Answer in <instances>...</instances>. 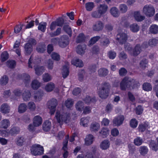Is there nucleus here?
Wrapping results in <instances>:
<instances>
[{
    "instance_id": "9",
    "label": "nucleus",
    "mask_w": 158,
    "mask_h": 158,
    "mask_svg": "<svg viewBox=\"0 0 158 158\" xmlns=\"http://www.w3.org/2000/svg\"><path fill=\"white\" fill-rule=\"evenodd\" d=\"M145 45L144 43H143L142 45L139 44H137L133 49V55L136 56L139 54L142 51V47H144Z\"/></svg>"
},
{
    "instance_id": "50",
    "label": "nucleus",
    "mask_w": 158,
    "mask_h": 158,
    "mask_svg": "<svg viewBox=\"0 0 158 158\" xmlns=\"http://www.w3.org/2000/svg\"><path fill=\"white\" fill-rule=\"evenodd\" d=\"M61 32V28L60 27L58 28L56 31L53 32H50L49 33V35L50 36L52 37L59 35Z\"/></svg>"
},
{
    "instance_id": "3",
    "label": "nucleus",
    "mask_w": 158,
    "mask_h": 158,
    "mask_svg": "<svg viewBox=\"0 0 158 158\" xmlns=\"http://www.w3.org/2000/svg\"><path fill=\"white\" fill-rule=\"evenodd\" d=\"M30 150L31 154L34 156L40 155L44 154L43 147L39 144H35L32 145Z\"/></svg>"
},
{
    "instance_id": "1",
    "label": "nucleus",
    "mask_w": 158,
    "mask_h": 158,
    "mask_svg": "<svg viewBox=\"0 0 158 158\" xmlns=\"http://www.w3.org/2000/svg\"><path fill=\"white\" fill-rule=\"evenodd\" d=\"M98 91V95L101 98L106 99L109 96L111 88L109 82L106 81L102 83Z\"/></svg>"
},
{
    "instance_id": "30",
    "label": "nucleus",
    "mask_w": 158,
    "mask_h": 158,
    "mask_svg": "<svg viewBox=\"0 0 158 158\" xmlns=\"http://www.w3.org/2000/svg\"><path fill=\"white\" fill-rule=\"evenodd\" d=\"M27 109V105L24 103L20 104L18 107V112L20 113H22L25 112Z\"/></svg>"
},
{
    "instance_id": "37",
    "label": "nucleus",
    "mask_w": 158,
    "mask_h": 158,
    "mask_svg": "<svg viewBox=\"0 0 158 158\" xmlns=\"http://www.w3.org/2000/svg\"><path fill=\"white\" fill-rule=\"evenodd\" d=\"M85 37L84 34L82 33L79 34L77 38L76 42L79 43L84 41Z\"/></svg>"
},
{
    "instance_id": "41",
    "label": "nucleus",
    "mask_w": 158,
    "mask_h": 158,
    "mask_svg": "<svg viewBox=\"0 0 158 158\" xmlns=\"http://www.w3.org/2000/svg\"><path fill=\"white\" fill-rule=\"evenodd\" d=\"M46 25L47 23L46 22H42L39 23L38 29L42 32H44L46 30Z\"/></svg>"
},
{
    "instance_id": "12",
    "label": "nucleus",
    "mask_w": 158,
    "mask_h": 158,
    "mask_svg": "<svg viewBox=\"0 0 158 158\" xmlns=\"http://www.w3.org/2000/svg\"><path fill=\"white\" fill-rule=\"evenodd\" d=\"M46 47L44 43H39L36 46V50L40 53H44L46 50Z\"/></svg>"
},
{
    "instance_id": "55",
    "label": "nucleus",
    "mask_w": 158,
    "mask_h": 158,
    "mask_svg": "<svg viewBox=\"0 0 158 158\" xmlns=\"http://www.w3.org/2000/svg\"><path fill=\"white\" fill-rule=\"evenodd\" d=\"M100 51V49L98 46L94 45L92 48L91 52L93 54H98Z\"/></svg>"
},
{
    "instance_id": "19",
    "label": "nucleus",
    "mask_w": 158,
    "mask_h": 158,
    "mask_svg": "<svg viewBox=\"0 0 158 158\" xmlns=\"http://www.w3.org/2000/svg\"><path fill=\"white\" fill-rule=\"evenodd\" d=\"M42 119L41 117L39 116H36L33 119V124L36 127H38L42 123Z\"/></svg>"
},
{
    "instance_id": "44",
    "label": "nucleus",
    "mask_w": 158,
    "mask_h": 158,
    "mask_svg": "<svg viewBox=\"0 0 158 158\" xmlns=\"http://www.w3.org/2000/svg\"><path fill=\"white\" fill-rule=\"evenodd\" d=\"M131 31L133 32H137L139 30V27L136 23H133L130 26Z\"/></svg>"
},
{
    "instance_id": "10",
    "label": "nucleus",
    "mask_w": 158,
    "mask_h": 158,
    "mask_svg": "<svg viewBox=\"0 0 158 158\" xmlns=\"http://www.w3.org/2000/svg\"><path fill=\"white\" fill-rule=\"evenodd\" d=\"M86 46L85 44H79L76 48V52L80 55L84 54L86 49Z\"/></svg>"
},
{
    "instance_id": "23",
    "label": "nucleus",
    "mask_w": 158,
    "mask_h": 158,
    "mask_svg": "<svg viewBox=\"0 0 158 158\" xmlns=\"http://www.w3.org/2000/svg\"><path fill=\"white\" fill-rule=\"evenodd\" d=\"M110 43V40L109 38H107L105 35L102 36L100 40L101 45L103 46H107Z\"/></svg>"
},
{
    "instance_id": "47",
    "label": "nucleus",
    "mask_w": 158,
    "mask_h": 158,
    "mask_svg": "<svg viewBox=\"0 0 158 158\" xmlns=\"http://www.w3.org/2000/svg\"><path fill=\"white\" fill-rule=\"evenodd\" d=\"M102 15L98 10L93 11L91 14V16L93 18L96 19L100 18Z\"/></svg>"
},
{
    "instance_id": "64",
    "label": "nucleus",
    "mask_w": 158,
    "mask_h": 158,
    "mask_svg": "<svg viewBox=\"0 0 158 158\" xmlns=\"http://www.w3.org/2000/svg\"><path fill=\"white\" fill-rule=\"evenodd\" d=\"M120 10L122 13H125L127 10V7L126 5L123 4L120 5Z\"/></svg>"
},
{
    "instance_id": "33",
    "label": "nucleus",
    "mask_w": 158,
    "mask_h": 158,
    "mask_svg": "<svg viewBox=\"0 0 158 158\" xmlns=\"http://www.w3.org/2000/svg\"><path fill=\"white\" fill-rule=\"evenodd\" d=\"M110 13L114 17H118L119 15L118 10L116 7H112L110 10Z\"/></svg>"
},
{
    "instance_id": "7",
    "label": "nucleus",
    "mask_w": 158,
    "mask_h": 158,
    "mask_svg": "<svg viewBox=\"0 0 158 158\" xmlns=\"http://www.w3.org/2000/svg\"><path fill=\"white\" fill-rule=\"evenodd\" d=\"M69 39L67 35H63L59 38L58 45L62 48L66 47L69 44Z\"/></svg>"
},
{
    "instance_id": "39",
    "label": "nucleus",
    "mask_w": 158,
    "mask_h": 158,
    "mask_svg": "<svg viewBox=\"0 0 158 158\" xmlns=\"http://www.w3.org/2000/svg\"><path fill=\"white\" fill-rule=\"evenodd\" d=\"M149 31L153 34H156L158 32V26L156 25H152L150 27Z\"/></svg>"
},
{
    "instance_id": "5",
    "label": "nucleus",
    "mask_w": 158,
    "mask_h": 158,
    "mask_svg": "<svg viewBox=\"0 0 158 158\" xmlns=\"http://www.w3.org/2000/svg\"><path fill=\"white\" fill-rule=\"evenodd\" d=\"M57 104V100L55 99L52 98L48 101V108L50 109V113L51 115L54 114Z\"/></svg>"
},
{
    "instance_id": "15",
    "label": "nucleus",
    "mask_w": 158,
    "mask_h": 158,
    "mask_svg": "<svg viewBox=\"0 0 158 158\" xmlns=\"http://www.w3.org/2000/svg\"><path fill=\"white\" fill-rule=\"evenodd\" d=\"M34 67L35 73L38 76L41 75L44 72V68L43 66L35 65Z\"/></svg>"
},
{
    "instance_id": "49",
    "label": "nucleus",
    "mask_w": 158,
    "mask_h": 158,
    "mask_svg": "<svg viewBox=\"0 0 158 158\" xmlns=\"http://www.w3.org/2000/svg\"><path fill=\"white\" fill-rule=\"evenodd\" d=\"M109 131L106 128H103L101 131L99 132L100 135L104 138L106 136L107 134L109 133Z\"/></svg>"
},
{
    "instance_id": "22",
    "label": "nucleus",
    "mask_w": 158,
    "mask_h": 158,
    "mask_svg": "<svg viewBox=\"0 0 158 158\" xmlns=\"http://www.w3.org/2000/svg\"><path fill=\"white\" fill-rule=\"evenodd\" d=\"M25 54L26 55L31 54L33 51V47L27 43L24 46Z\"/></svg>"
},
{
    "instance_id": "54",
    "label": "nucleus",
    "mask_w": 158,
    "mask_h": 158,
    "mask_svg": "<svg viewBox=\"0 0 158 158\" xmlns=\"http://www.w3.org/2000/svg\"><path fill=\"white\" fill-rule=\"evenodd\" d=\"M84 107V103L82 101H79L76 104V108L79 111H81Z\"/></svg>"
},
{
    "instance_id": "2",
    "label": "nucleus",
    "mask_w": 158,
    "mask_h": 158,
    "mask_svg": "<svg viewBox=\"0 0 158 158\" xmlns=\"http://www.w3.org/2000/svg\"><path fill=\"white\" fill-rule=\"evenodd\" d=\"M56 117L57 122L59 123H60L61 122H64L66 123H67L70 122V114H64L60 115V113L57 111L56 113Z\"/></svg>"
},
{
    "instance_id": "24",
    "label": "nucleus",
    "mask_w": 158,
    "mask_h": 158,
    "mask_svg": "<svg viewBox=\"0 0 158 158\" xmlns=\"http://www.w3.org/2000/svg\"><path fill=\"white\" fill-rule=\"evenodd\" d=\"M134 17L135 19L138 22L142 21L145 18V16L141 15L140 12L139 11L134 12Z\"/></svg>"
},
{
    "instance_id": "40",
    "label": "nucleus",
    "mask_w": 158,
    "mask_h": 158,
    "mask_svg": "<svg viewBox=\"0 0 158 158\" xmlns=\"http://www.w3.org/2000/svg\"><path fill=\"white\" fill-rule=\"evenodd\" d=\"M31 87L34 89H37L40 86V83L37 80H35L31 83Z\"/></svg>"
},
{
    "instance_id": "6",
    "label": "nucleus",
    "mask_w": 158,
    "mask_h": 158,
    "mask_svg": "<svg viewBox=\"0 0 158 158\" xmlns=\"http://www.w3.org/2000/svg\"><path fill=\"white\" fill-rule=\"evenodd\" d=\"M143 12L146 16L151 17L153 16L155 14V10L153 6L147 5L144 7Z\"/></svg>"
},
{
    "instance_id": "52",
    "label": "nucleus",
    "mask_w": 158,
    "mask_h": 158,
    "mask_svg": "<svg viewBox=\"0 0 158 158\" xmlns=\"http://www.w3.org/2000/svg\"><path fill=\"white\" fill-rule=\"evenodd\" d=\"M8 77L6 75L4 76L0 79V82L2 85H6L8 82Z\"/></svg>"
},
{
    "instance_id": "31",
    "label": "nucleus",
    "mask_w": 158,
    "mask_h": 158,
    "mask_svg": "<svg viewBox=\"0 0 158 158\" xmlns=\"http://www.w3.org/2000/svg\"><path fill=\"white\" fill-rule=\"evenodd\" d=\"M69 68L66 65H64L62 69V75L64 78H66L69 75Z\"/></svg>"
},
{
    "instance_id": "60",
    "label": "nucleus",
    "mask_w": 158,
    "mask_h": 158,
    "mask_svg": "<svg viewBox=\"0 0 158 158\" xmlns=\"http://www.w3.org/2000/svg\"><path fill=\"white\" fill-rule=\"evenodd\" d=\"M43 79L44 82H47L51 80V77L48 73H46L43 75Z\"/></svg>"
},
{
    "instance_id": "27",
    "label": "nucleus",
    "mask_w": 158,
    "mask_h": 158,
    "mask_svg": "<svg viewBox=\"0 0 158 158\" xmlns=\"http://www.w3.org/2000/svg\"><path fill=\"white\" fill-rule=\"evenodd\" d=\"M43 129L45 131H49L51 127V123L48 120L46 121L43 125Z\"/></svg>"
},
{
    "instance_id": "32",
    "label": "nucleus",
    "mask_w": 158,
    "mask_h": 158,
    "mask_svg": "<svg viewBox=\"0 0 158 158\" xmlns=\"http://www.w3.org/2000/svg\"><path fill=\"white\" fill-rule=\"evenodd\" d=\"M94 7V3L93 2H89L85 4V9L88 11H92Z\"/></svg>"
},
{
    "instance_id": "14",
    "label": "nucleus",
    "mask_w": 158,
    "mask_h": 158,
    "mask_svg": "<svg viewBox=\"0 0 158 158\" xmlns=\"http://www.w3.org/2000/svg\"><path fill=\"white\" fill-rule=\"evenodd\" d=\"M108 9V6L105 4H100L97 7L98 10L102 15L106 12Z\"/></svg>"
},
{
    "instance_id": "42",
    "label": "nucleus",
    "mask_w": 158,
    "mask_h": 158,
    "mask_svg": "<svg viewBox=\"0 0 158 158\" xmlns=\"http://www.w3.org/2000/svg\"><path fill=\"white\" fill-rule=\"evenodd\" d=\"M100 127L99 124L98 123H93L90 126V130L91 131H96L98 130Z\"/></svg>"
},
{
    "instance_id": "26",
    "label": "nucleus",
    "mask_w": 158,
    "mask_h": 158,
    "mask_svg": "<svg viewBox=\"0 0 158 158\" xmlns=\"http://www.w3.org/2000/svg\"><path fill=\"white\" fill-rule=\"evenodd\" d=\"M25 141V139L23 136L18 137L15 139V143L19 146H22Z\"/></svg>"
},
{
    "instance_id": "58",
    "label": "nucleus",
    "mask_w": 158,
    "mask_h": 158,
    "mask_svg": "<svg viewBox=\"0 0 158 158\" xmlns=\"http://www.w3.org/2000/svg\"><path fill=\"white\" fill-rule=\"evenodd\" d=\"M158 43V40L156 39H151L149 40L148 44L149 46L151 47H153L156 45Z\"/></svg>"
},
{
    "instance_id": "8",
    "label": "nucleus",
    "mask_w": 158,
    "mask_h": 158,
    "mask_svg": "<svg viewBox=\"0 0 158 158\" xmlns=\"http://www.w3.org/2000/svg\"><path fill=\"white\" fill-rule=\"evenodd\" d=\"M124 119V117L123 115L118 116L113 120V125L114 126H119L122 124Z\"/></svg>"
},
{
    "instance_id": "21",
    "label": "nucleus",
    "mask_w": 158,
    "mask_h": 158,
    "mask_svg": "<svg viewBox=\"0 0 158 158\" xmlns=\"http://www.w3.org/2000/svg\"><path fill=\"white\" fill-rule=\"evenodd\" d=\"M94 137L91 134L87 135L85 139V144L86 145H89L92 144L94 141Z\"/></svg>"
},
{
    "instance_id": "57",
    "label": "nucleus",
    "mask_w": 158,
    "mask_h": 158,
    "mask_svg": "<svg viewBox=\"0 0 158 158\" xmlns=\"http://www.w3.org/2000/svg\"><path fill=\"white\" fill-rule=\"evenodd\" d=\"M73 102L72 100L70 98L68 99L65 101V105L68 108L71 107L73 106Z\"/></svg>"
},
{
    "instance_id": "56",
    "label": "nucleus",
    "mask_w": 158,
    "mask_h": 158,
    "mask_svg": "<svg viewBox=\"0 0 158 158\" xmlns=\"http://www.w3.org/2000/svg\"><path fill=\"white\" fill-rule=\"evenodd\" d=\"M51 56L52 58L54 60L58 61L60 59V55L55 52H53L51 54Z\"/></svg>"
},
{
    "instance_id": "34",
    "label": "nucleus",
    "mask_w": 158,
    "mask_h": 158,
    "mask_svg": "<svg viewBox=\"0 0 158 158\" xmlns=\"http://www.w3.org/2000/svg\"><path fill=\"white\" fill-rule=\"evenodd\" d=\"M100 39L101 37L99 36H95L92 38L89 41V46H92Z\"/></svg>"
},
{
    "instance_id": "48",
    "label": "nucleus",
    "mask_w": 158,
    "mask_h": 158,
    "mask_svg": "<svg viewBox=\"0 0 158 158\" xmlns=\"http://www.w3.org/2000/svg\"><path fill=\"white\" fill-rule=\"evenodd\" d=\"M143 90L146 91H150L152 89V86L149 83L146 82L143 84Z\"/></svg>"
},
{
    "instance_id": "62",
    "label": "nucleus",
    "mask_w": 158,
    "mask_h": 158,
    "mask_svg": "<svg viewBox=\"0 0 158 158\" xmlns=\"http://www.w3.org/2000/svg\"><path fill=\"white\" fill-rule=\"evenodd\" d=\"M143 142L142 139L139 137H137L134 139V143L135 145L139 146L141 145Z\"/></svg>"
},
{
    "instance_id": "51",
    "label": "nucleus",
    "mask_w": 158,
    "mask_h": 158,
    "mask_svg": "<svg viewBox=\"0 0 158 158\" xmlns=\"http://www.w3.org/2000/svg\"><path fill=\"white\" fill-rule=\"evenodd\" d=\"M9 54L7 52L4 51L1 55V60L2 62L6 61L8 58Z\"/></svg>"
},
{
    "instance_id": "35",
    "label": "nucleus",
    "mask_w": 158,
    "mask_h": 158,
    "mask_svg": "<svg viewBox=\"0 0 158 158\" xmlns=\"http://www.w3.org/2000/svg\"><path fill=\"white\" fill-rule=\"evenodd\" d=\"M148 63V60L146 59H143L139 63L140 66L141 68L144 69L147 67Z\"/></svg>"
},
{
    "instance_id": "63",
    "label": "nucleus",
    "mask_w": 158,
    "mask_h": 158,
    "mask_svg": "<svg viewBox=\"0 0 158 158\" xmlns=\"http://www.w3.org/2000/svg\"><path fill=\"white\" fill-rule=\"evenodd\" d=\"M89 123L88 119L85 118H82L81 119L80 124L84 127H87Z\"/></svg>"
},
{
    "instance_id": "25",
    "label": "nucleus",
    "mask_w": 158,
    "mask_h": 158,
    "mask_svg": "<svg viewBox=\"0 0 158 158\" xmlns=\"http://www.w3.org/2000/svg\"><path fill=\"white\" fill-rule=\"evenodd\" d=\"M66 16H63L62 17H59L55 21L57 26L59 27H62L64 23V19H65Z\"/></svg>"
},
{
    "instance_id": "61",
    "label": "nucleus",
    "mask_w": 158,
    "mask_h": 158,
    "mask_svg": "<svg viewBox=\"0 0 158 158\" xmlns=\"http://www.w3.org/2000/svg\"><path fill=\"white\" fill-rule=\"evenodd\" d=\"M130 124L131 127L133 128H135L137 126L138 122L135 119H132L131 120Z\"/></svg>"
},
{
    "instance_id": "13",
    "label": "nucleus",
    "mask_w": 158,
    "mask_h": 158,
    "mask_svg": "<svg viewBox=\"0 0 158 158\" xmlns=\"http://www.w3.org/2000/svg\"><path fill=\"white\" fill-rule=\"evenodd\" d=\"M103 24L102 22L100 21L96 22L94 25L93 29L94 31H101L103 28Z\"/></svg>"
},
{
    "instance_id": "43",
    "label": "nucleus",
    "mask_w": 158,
    "mask_h": 158,
    "mask_svg": "<svg viewBox=\"0 0 158 158\" xmlns=\"http://www.w3.org/2000/svg\"><path fill=\"white\" fill-rule=\"evenodd\" d=\"M64 31L66 32L70 37L72 35V31L71 27L68 25H65L63 28Z\"/></svg>"
},
{
    "instance_id": "17",
    "label": "nucleus",
    "mask_w": 158,
    "mask_h": 158,
    "mask_svg": "<svg viewBox=\"0 0 158 158\" xmlns=\"http://www.w3.org/2000/svg\"><path fill=\"white\" fill-rule=\"evenodd\" d=\"M98 72L99 76L105 77L108 74L109 71L107 69L103 68L99 69Z\"/></svg>"
},
{
    "instance_id": "16",
    "label": "nucleus",
    "mask_w": 158,
    "mask_h": 158,
    "mask_svg": "<svg viewBox=\"0 0 158 158\" xmlns=\"http://www.w3.org/2000/svg\"><path fill=\"white\" fill-rule=\"evenodd\" d=\"M127 79L130 81V82H128L130 87H132L133 89L139 85V82L133 79L127 77Z\"/></svg>"
},
{
    "instance_id": "53",
    "label": "nucleus",
    "mask_w": 158,
    "mask_h": 158,
    "mask_svg": "<svg viewBox=\"0 0 158 158\" xmlns=\"http://www.w3.org/2000/svg\"><path fill=\"white\" fill-rule=\"evenodd\" d=\"M150 147L153 150L156 151L158 149V146L154 141H151L150 142Z\"/></svg>"
},
{
    "instance_id": "46",
    "label": "nucleus",
    "mask_w": 158,
    "mask_h": 158,
    "mask_svg": "<svg viewBox=\"0 0 158 158\" xmlns=\"http://www.w3.org/2000/svg\"><path fill=\"white\" fill-rule=\"evenodd\" d=\"M20 131L19 128L17 127L12 128L10 131L9 133L12 135L18 134Z\"/></svg>"
},
{
    "instance_id": "59",
    "label": "nucleus",
    "mask_w": 158,
    "mask_h": 158,
    "mask_svg": "<svg viewBox=\"0 0 158 158\" xmlns=\"http://www.w3.org/2000/svg\"><path fill=\"white\" fill-rule=\"evenodd\" d=\"M119 74L121 76H125L127 73V70L124 68H122L119 70Z\"/></svg>"
},
{
    "instance_id": "28",
    "label": "nucleus",
    "mask_w": 158,
    "mask_h": 158,
    "mask_svg": "<svg viewBox=\"0 0 158 158\" xmlns=\"http://www.w3.org/2000/svg\"><path fill=\"white\" fill-rule=\"evenodd\" d=\"M55 88V85L54 83L50 82L47 84L45 86V89L48 92L52 91Z\"/></svg>"
},
{
    "instance_id": "20",
    "label": "nucleus",
    "mask_w": 158,
    "mask_h": 158,
    "mask_svg": "<svg viewBox=\"0 0 158 158\" xmlns=\"http://www.w3.org/2000/svg\"><path fill=\"white\" fill-rule=\"evenodd\" d=\"M72 64L77 67H82L83 66V64L81 60L76 58L73 59L71 61Z\"/></svg>"
},
{
    "instance_id": "11",
    "label": "nucleus",
    "mask_w": 158,
    "mask_h": 158,
    "mask_svg": "<svg viewBox=\"0 0 158 158\" xmlns=\"http://www.w3.org/2000/svg\"><path fill=\"white\" fill-rule=\"evenodd\" d=\"M130 81L128 80L127 77H124L121 81L120 84V87L122 90H124L126 89L127 88L130 87L128 82Z\"/></svg>"
},
{
    "instance_id": "36",
    "label": "nucleus",
    "mask_w": 158,
    "mask_h": 158,
    "mask_svg": "<svg viewBox=\"0 0 158 158\" xmlns=\"http://www.w3.org/2000/svg\"><path fill=\"white\" fill-rule=\"evenodd\" d=\"M31 95L30 92L27 90L24 92L23 95V98L24 101H27L29 100Z\"/></svg>"
},
{
    "instance_id": "4",
    "label": "nucleus",
    "mask_w": 158,
    "mask_h": 158,
    "mask_svg": "<svg viewBox=\"0 0 158 158\" xmlns=\"http://www.w3.org/2000/svg\"><path fill=\"white\" fill-rule=\"evenodd\" d=\"M128 39L127 35L123 32H120L118 34L116 37V39L120 45L125 44Z\"/></svg>"
},
{
    "instance_id": "38",
    "label": "nucleus",
    "mask_w": 158,
    "mask_h": 158,
    "mask_svg": "<svg viewBox=\"0 0 158 158\" xmlns=\"http://www.w3.org/2000/svg\"><path fill=\"white\" fill-rule=\"evenodd\" d=\"M1 123L2 127L4 129L7 128L10 125V121L8 119H5L2 120L1 122Z\"/></svg>"
},
{
    "instance_id": "18",
    "label": "nucleus",
    "mask_w": 158,
    "mask_h": 158,
    "mask_svg": "<svg viewBox=\"0 0 158 158\" xmlns=\"http://www.w3.org/2000/svg\"><path fill=\"white\" fill-rule=\"evenodd\" d=\"M10 110V107L6 103H4L1 106L0 111L2 113H8L9 112Z\"/></svg>"
},
{
    "instance_id": "29",
    "label": "nucleus",
    "mask_w": 158,
    "mask_h": 158,
    "mask_svg": "<svg viewBox=\"0 0 158 158\" xmlns=\"http://www.w3.org/2000/svg\"><path fill=\"white\" fill-rule=\"evenodd\" d=\"M109 141L107 140H104L101 143L100 146L103 150H106L110 146Z\"/></svg>"
},
{
    "instance_id": "45",
    "label": "nucleus",
    "mask_w": 158,
    "mask_h": 158,
    "mask_svg": "<svg viewBox=\"0 0 158 158\" xmlns=\"http://www.w3.org/2000/svg\"><path fill=\"white\" fill-rule=\"evenodd\" d=\"M148 149L146 146H141L140 147L139 151L140 154L142 156H145L148 152Z\"/></svg>"
}]
</instances>
